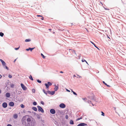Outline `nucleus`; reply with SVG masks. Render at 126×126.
<instances>
[{"label": "nucleus", "instance_id": "43", "mask_svg": "<svg viewBox=\"0 0 126 126\" xmlns=\"http://www.w3.org/2000/svg\"><path fill=\"white\" fill-rule=\"evenodd\" d=\"M82 99L83 100H84V101H85V100L86 99V98H82Z\"/></svg>", "mask_w": 126, "mask_h": 126}, {"label": "nucleus", "instance_id": "32", "mask_svg": "<svg viewBox=\"0 0 126 126\" xmlns=\"http://www.w3.org/2000/svg\"><path fill=\"white\" fill-rule=\"evenodd\" d=\"M32 92L33 93H35V90L34 89H33L32 90Z\"/></svg>", "mask_w": 126, "mask_h": 126}, {"label": "nucleus", "instance_id": "9", "mask_svg": "<svg viewBox=\"0 0 126 126\" xmlns=\"http://www.w3.org/2000/svg\"><path fill=\"white\" fill-rule=\"evenodd\" d=\"M3 107L4 108H5L7 107V104L6 102H4L2 104Z\"/></svg>", "mask_w": 126, "mask_h": 126}, {"label": "nucleus", "instance_id": "35", "mask_svg": "<svg viewBox=\"0 0 126 126\" xmlns=\"http://www.w3.org/2000/svg\"><path fill=\"white\" fill-rule=\"evenodd\" d=\"M40 103L41 104H42L43 105H44V103L43 101H41L40 102Z\"/></svg>", "mask_w": 126, "mask_h": 126}, {"label": "nucleus", "instance_id": "41", "mask_svg": "<svg viewBox=\"0 0 126 126\" xmlns=\"http://www.w3.org/2000/svg\"><path fill=\"white\" fill-rule=\"evenodd\" d=\"M66 91H67V92H70V90H68V89H66Z\"/></svg>", "mask_w": 126, "mask_h": 126}, {"label": "nucleus", "instance_id": "19", "mask_svg": "<svg viewBox=\"0 0 126 126\" xmlns=\"http://www.w3.org/2000/svg\"><path fill=\"white\" fill-rule=\"evenodd\" d=\"M45 85L46 86V87L47 88H48L49 87V85H48V84L47 83H45Z\"/></svg>", "mask_w": 126, "mask_h": 126}, {"label": "nucleus", "instance_id": "6", "mask_svg": "<svg viewBox=\"0 0 126 126\" xmlns=\"http://www.w3.org/2000/svg\"><path fill=\"white\" fill-rule=\"evenodd\" d=\"M50 113L52 114H54L55 113V111L53 109H51L50 110Z\"/></svg>", "mask_w": 126, "mask_h": 126}, {"label": "nucleus", "instance_id": "7", "mask_svg": "<svg viewBox=\"0 0 126 126\" xmlns=\"http://www.w3.org/2000/svg\"><path fill=\"white\" fill-rule=\"evenodd\" d=\"M59 106L61 108H64L66 106L63 103H62Z\"/></svg>", "mask_w": 126, "mask_h": 126}, {"label": "nucleus", "instance_id": "49", "mask_svg": "<svg viewBox=\"0 0 126 126\" xmlns=\"http://www.w3.org/2000/svg\"><path fill=\"white\" fill-rule=\"evenodd\" d=\"M106 86H108V87H110V85H108L107 84V85H106Z\"/></svg>", "mask_w": 126, "mask_h": 126}, {"label": "nucleus", "instance_id": "52", "mask_svg": "<svg viewBox=\"0 0 126 126\" xmlns=\"http://www.w3.org/2000/svg\"><path fill=\"white\" fill-rule=\"evenodd\" d=\"M0 79L2 77L1 75L0 74Z\"/></svg>", "mask_w": 126, "mask_h": 126}, {"label": "nucleus", "instance_id": "28", "mask_svg": "<svg viewBox=\"0 0 126 126\" xmlns=\"http://www.w3.org/2000/svg\"><path fill=\"white\" fill-rule=\"evenodd\" d=\"M41 56L44 59H45V56L42 53H41Z\"/></svg>", "mask_w": 126, "mask_h": 126}, {"label": "nucleus", "instance_id": "38", "mask_svg": "<svg viewBox=\"0 0 126 126\" xmlns=\"http://www.w3.org/2000/svg\"><path fill=\"white\" fill-rule=\"evenodd\" d=\"M19 47H18L15 48V50H17L19 49Z\"/></svg>", "mask_w": 126, "mask_h": 126}, {"label": "nucleus", "instance_id": "18", "mask_svg": "<svg viewBox=\"0 0 126 126\" xmlns=\"http://www.w3.org/2000/svg\"><path fill=\"white\" fill-rule=\"evenodd\" d=\"M10 87L12 88H13L14 87V85L13 83L11 84L10 85Z\"/></svg>", "mask_w": 126, "mask_h": 126}, {"label": "nucleus", "instance_id": "30", "mask_svg": "<svg viewBox=\"0 0 126 126\" xmlns=\"http://www.w3.org/2000/svg\"><path fill=\"white\" fill-rule=\"evenodd\" d=\"M20 106L22 108H24V105L23 104H21L20 105Z\"/></svg>", "mask_w": 126, "mask_h": 126}, {"label": "nucleus", "instance_id": "57", "mask_svg": "<svg viewBox=\"0 0 126 126\" xmlns=\"http://www.w3.org/2000/svg\"><path fill=\"white\" fill-rule=\"evenodd\" d=\"M28 112H29V113H31V112L30 111H28Z\"/></svg>", "mask_w": 126, "mask_h": 126}, {"label": "nucleus", "instance_id": "47", "mask_svg": "<svg viewBox=\"0 0 126 126\" xmlns=\"http://www.w3.org/2000/svg\"><path fill=\"white\" fill-rule=\"evenodd\" d=\"M90 42L93 45H94V43L93 42H92V41H91Z\"/></svg>", "mask_w": 126, "mask_h": 126}, {"label": "nucleus", "instance_id": "11", "mask_svg": "<svg viewBox=\"0 0 126 126\" xmlns=\"http://www.w3.org/2000/svg\"><path fill=\"white\" fill-rule=\"evenodd\" d=\"M35 47H33V48H31V47H29L28 48H27L26 49V50L27 51H28L29 50H30L31 51H32V50L34 49Z\"/></svg>", "mask_w": 126, "mask_h": 126}, {"label": "nucleus", "instance_id": "33", "mask_svg": "<svg viewBox=\"0 0 126 126\" xmlns=\"http://www.w3.org/2000/svg\"><path fill=\"white\" fill-rule=\"evenodd\" d=\"M68 116L67 115H66L65 116V118L66 119H68Z\"/></svg>", "mask_w": 126, "mask_h": 126}, {"label": "nucleus", "instance_id": "53", "mask_svg": "<svg viewBox=\"0 0 126 126\" xmlns=\"http://www.w3.org/2000/svg\"><path fill=\"white\" fill-rule=\"evenodd\" d=\"M41 120L42 121V122H43L44 120H42V118H41Z\"/></svg>", "mask_w": 126, "mask_h": 126}, {"label": "nucleus", "instance_id": "62", "mask_svg": "<svg viewBox=\"0 0 126 126\" xmlns=\"http://www.w3.org/2000/svg\"><path fill=\"white\" fill-rule=\"evenodd\" d=\"M114 108V110H115L116 109V108Z\"/></svg>", "mask_w": 126, "mask_h": 126}, {"label": "nucleus", "instance_id": "50", "mask_svg": "<svg viewBox=\"0 0 126 126\" xmlns=\"http://www.w3.org/2000/svg\"><path fill=\"white\" fill-rule=\"evenodd\" d=\"M60 73H63V72L62 71H60Z\"/></svg>", "mask_w": 126, "mask_h": 126}, {"label": "nucleus", "instance_id": "13", "mask_svg": "<svg viewBox=\"0 0 126 126\" xmlns=\"http://www.w3.org/2000/svg\"><path fill=\"white\" fill-rule=\"evenodd\" d=\"M10 95V94L9 93H7L6 94V96L7 97H9Z\"/></svg>", "mask_w": 126, "mask_h": 126}, {"label": "nucleus", "instance_id": "44", "mask_svg": "<svg viewBox=\"0 0 126 126\" xmlns=\"http://www.w3.org/2000/svg\"><path fill=\"white\" fill-rule=\"evenodd\" d=\"M90 99H91V98H90ZM91 99H92L93 100H94V101L95 100V99L94 98H93V97L92 98H91Z\"/></svg>", "mask_w": 126, "mask_h": 126}, {"label": "nucleus", "instance_id": "25", "mask_svg": "<svg viewBox=\"0 0 126 126\" xmlns=\"http://www.w3.org/2000/svg\"><path fill=\"white\" fill-rule=\"evenodd\" d=\"M71 90L72 91V92L73 94L75 95H77V93H75V92H74V91H73V90L72 89H71Z\"/></svg>", "mask_w": 126, "mask_h": 126}, {"label": "nucleus", "instance_id": "48", "mask_svg": "<svg viewBox=\"0 0 126 126\" xmlns=\"http://www.w3.org/2000/svg\"><path fill=\"white\" fill-rule=\"evenodd\" d=\"M37 16H39V17H41L42 16H41V15H37Z\"/></svg>", "mask_w": 126, "mask_h": 126}, {"label": "nucleus", "instance_id": "2", "mask_svg": "<svg viewBox=\"0 0 126 126\" xmlns=\"http://www.w3.org/2000/svg\"><path fill=\"white\" fill-rule=\"evenodd\" d=\"M37 107L38 108V111L39 112H41L42 113L44 112V111L43 109L41 106H38Z\"/></svg>", "mask_w": 126, "mask_h": 126}, {"label": "nucleus", "instance_id": "29", "mask_svg": "<svg viewBox=\"0 0 126 126\" xmlns=\"http://www.w3.org/2000/svg\"><path fill=\"white\" fill-rule=\"evenodd\" d=\"M4 68H5L7 70H8L9 69L6 66V65H5V66H4Z\"/></svg>", "mask_w": 126, "mask_h": 126}, {"label": "nucleus", "instance_id": "8", "mask_svg": "<svg viewBox=\"0 0 126 126\" xmlns=\"http://www.w3.org/2000/svg\"><path fill=\"white\" fill-rule=\"evenodd\" d=\"M87 124L84 123H81L79 124L77 126H87Z\"/></svg>", "mask_w": 126, "mask_h": 126}, {"label": "nucleus", "instance_id": "20", "mask_svg": "<svg viewBox=\"0 0 126 126\" xmlns=\"http://www.w3.org/2000/svg\"><path fill=\"white\" fill-rule=\"evenodd\" d=\"M29 78L30 79H31L32 80H33L32 76L31 75H30L29 76Z\"/></svg>", "mask_w": 126, "mask_h": 126}, {"label": "nucleus", "instance_id": "39", "mask_svg": "<svg viewBox=\"0 0 126 126\" xmlns=\"http://www.w3.org/2000/svg\"><path fill=\"white\" fill-rule=\"evenodd\" d=\"M82 62H84L86 61L85 60H84V59H82Z\"/></svg>", "mask_w": 126, "mask_h": 126}, {"label": "nucleus", "instance_id": "3", "mask_svg": "<svg viewBox=\"0 0 126 126\" xmlns=\"http://www.w3.org/2000/svg\"><path fill=\"white\" fill-rule=\"evenodd\" d=\"M21 86L23 90H27V87L23 83L21 84Z\"/></svg>", "mask_w": 126, "mask_h": 126}, {"label": "nucleus", "instance_id": "34", "mask_svg": "<svg viewBox=\"0 0 126 126\" xmlns=\"http://www.w3.org/2000/svg\"><path fill=\"white\" fill-rule=\"evenodd\" d=\"M37 81L39 83H41V81L39 79H37Z\"/></svg>", "mask_w": 126, "mask_h": 126}, {"label": "nucleus", "instance_id": "45", "mask_svg": "<svg viewBox=\"0 0 126 126\" xmlns=\"http://www.w3.org/2000/svg\"><path fill=\"white\" fill-rule=\"evenodd\" d=\"M93 45H94V46L95 47H96V48H97V47L96 46V45H95L94 44Z\"/></svg>", "mask_w": 126, "mask_h": 126}, {"label": "nucleus", "instance_id": "37", "mask_svg": "<svg viewBox=\"0 0 126 126\" xmlns=\"http://www.w3.org/2000/svg\"><path fill=\"white\" fill-rule=\"evenodd\" d=\"M8 77L10 78H12V76L11 75L9 74L8 76Z\"/></svg>", "mask_w": 126, "mask_h": 126}, {"label": "nucleus", "instance_id": "54", "mask_svg": "<svg viewBox=\"0 0 126 126\" xmlns=\"http://www.w3.org/2000/svg\"><path fill=\"white\" fill-rule=\"evenodd\" d=\"M107 37H108L109 38V39H110V37H109V36H108V35H107Z\"/></svg>", "mask_w": 126, "mask_h": 126}, {"label": "nucleus", "instance_id": "4", "mask_svg": "<svg viewBox=\"0 0 126 126\" xmlns=\"http://www.w3.org/2000/svg\"><path fill=\"white\" fill-rule=\"evenodd\" d=\"M0 61L1 62L2 65H3V67H4V66L6 65V63L1 59H0Z\"/></svg>", "mask_w": 126, "mask_h": 126}, {"label": "nucleus", "instance_id": "12", "mask_svg": "<svg viewBox=\"0 0 126 126\" xmlns=\"http://www.w3.org/2000/svg\"><path fill=\"white\" fill-rule=\"evenodd\" d=\"M54 86L55 87L54 88V90L55 91H56L58 90V86H57L55 84Z\"/></svg>", "mask_w": 126, "mask_h": 126}, {"label": "nucleus", "instance_id": "63", "mask_svg": "<svg viewBox=\"0 0 126 126\" xmlns=\"http://www.w3.org/2000/svg\"><path fill=\"white\" fill-rule=\"evenodd\" d=\"M51 30V29H49V30Z\"/></svg>", "mask_w": 126, "mask_h": 126}, {"label": "nucleus", "instance_id": "51", "mask_svg": "<svg viewBox=\"0 0 126 126\" xmlns=\"http://www.w3.org/2000/svg\"><path fill=\"white\" fill-rule=\"evenodd\" d=\"M1 90L0 89V94L1 93Z\"/></svg>", "mask_w": 126, "mask_h": 126}, {"label": "nucleus", "instance_id": "15", "mask_svg": "<svg viewBox=\"0 0 126 126\" xmlns=\"http://www.w3.org/2000/svg\"><path fill=\"white\" fill-rule=\"evenodd\" d=\"M18 117L17 115V114H16L14 115L13 117L15 119H16Z\"/></svg>", "mask_w": 126, "mask_h": 126}, {"label": "nucleus", "instance_id": "22", "mask_svg": "<svg viewBox=\"0 0 126 126\" xmlns=\"http://www.w3.org/2000/svg\"><path fill=\"white\" fill-rule=\"evenodd\" d=\"M37 118L38 119H40L41 117L38 114L37 115Z\"/></svg>", "mask_w": 126, "mask_h": 126}, {"label": "nucleus", "instance_id": "1", "mask_svg": "<svg viewBox=\"0 0 126 126\" xmlns=\"http://www.w3.org/2000/svg\"><path fill=\"white\" fill-rule=\"evenodd\" d=\"M29 116L27 115L23 117L21 120L22 124L25 126H34L36 123L35 120L31 117L27 118Z\"/></svg>", "mask_w": 126, "mask_h": 126}, {"label": "nucleus", "instance_id": "55", "mask_svg": "<svg viewBox=\"0 0 126 126\" xmlns=\"http://www.w3.org/2000/svg\"><path fill=\"white\" fill-rule=\"evenodd\" d=\"M16 59H15V60H14V62H15V61H16Z\"/></svg>", "mask_w": 126, "mask_h": 126}, {"label": "nucleus", "instance_id": "5", "mask_svg": "<svg viewBox=\"0 0 126 126\" xmlns=\"http://www.w3.org/2000/svg\"><path fill=\"white\" fill-rule=\"evenodd\" d=\"M47 93H48L49 94H51L52 95H53L55 93V91H50L48 90L47 91Z\"/></svg>", "mask_w": 126, "mask_h": 126}, {"label": "nucleus", "instance_id": "56", "mask_svg": "<svg viewBox=\"0 0 126 126\" xmlns=\"http://www.w3.org/2000/svg\"><path fill=\"white\" fill-rule=\"evenodd\" d=\"M73 52H74V53H75V54H76V53H75V50H73Z\"/></svg>", "mask_w": 126, "mask_h": 126}, {"label": "nucleus", "instance_id": "16", "mask_svg": "<svg viewBox=\"0 0 126 126\" xmlns=\"http://www.w3.org/2000/svg\"><path fill=\"white\" fill-rule=\"evenodd\" d=\"M70 124H71V125L74 124V123L73 121V120H71L70 121Z\"/></svg>", "mask_w": 126, "mask_h": 126}, {"label": "nucleus", "instance_id": "40", "mask_svg": "<svg viewBox=\"0 0 126 126\" xmlns=\"http://www.w3.org/2000/svg\"><path fill=\"white\" fill-rule=\"evenodd\" d=\"M103 84H105L106 85H107V84L106 83H105L104 81H103Z\"/></svg>", "mask_w": 126, "mask_h": 126}, {"label": "nucleus", "instance_id": "60", "mask_svg": "<svg viewBox=\"0 0 126 126\" xmlns=\"http://www.w3.org/2000/svg\"><path fill=\"white\" fill-rule=\"evenodd\" d=\"M58 112H59L60 111V110H58Z\"/></svg>", "mask_w": 126, "mask_h": 126}, {"label": "nucleus", "instance_id": "27", "mask_svg": "<svg viewBox=\"0 0 126 126\" xmlns=\"http://www.w3.org/2000/svg\"><path fill=\"white\" fill-rule=\"evenodd\" d=\"M82 117H80V118H77L76 119V121H77L79 120H80V119H82Z\"/></svg>", "mask_w": 126, "mask_h": 126}, {"label": "nucleus", "instance_id": "42", "mask_svg": "<svg viewBox=\"0 0 126 126\" xmlns=\"http://www.w3.org/2000/svg\"><path fill=\"white\" fill-rule=\"evenodd\" d=\"M7 126H12L11 124H8L7 125Z\"/></svg>", "mask_w": 126, "mask_h": 126}, {"label": "nucleus", "instance_id": "46", "mask_svg": "<svg viewBox=\"0 0 126 126\" xmlns=\"http://www.w3.org/2000/svg\"><path fill=\"white\" fill-rule=\"evenodd\" d=\"M41 17H42V18H41V19L42 20H43L44 19V18L42 16Z\"/></svg>", "mask_w": 126, "mask_h": 126}, {"label": "nucleus", "instance_id": "21", "mask_svg": "<svg viewBox=\"0 0 126 126\" xmlns=\"http://www.w3.org/2000/svg\"><path fill=\"white\" fill-rule=\"evenodd\" d=\"M43 91L47 95V92H46L45 91L44 89H43Z\"/></svg>", "mask_w": 126, "mask_h": 126}, {"label": "nucleus", "instance_id": "14", "mask_svg": "<svg viewBox=\"0 0 126 126\" xmlns=\"http://www.w3.org/2000/svg\"><path fill=\"white\" fill-rule=\"evenodd\" d=\"M32 109L35 111H36L37 110V108L35 107H33L32 108Z\"/></svg>", "mask_w": 126, "mask_h": 126}, {"label": "nucleus", "instance_id": "23", "mask_svg": "<svg viewBox=\"0 0 126 126\" xmlns=\"http://www.w3.org/2000/svg\"><path fill=\"white\" fill-rule=\"evenodd\" d=\"M4 33L1 32H0V36H1V37H3V36L4 35Z\"/></svg>", "mask_w": 126, "mask_h": 126}, {"label": "nucleus", "instance_id": "59", "mask_svg": "<svg viewBox=\"0 0 126 126\" xmlns=\"http://www.w3.org/2000/svg\"><path fill=\"white\" fill-rule=\"evenodd\" d=\"M100 3H101V4H102V3L101 2H100Z\"/></svg>", "mask_w": 126, "mask_h": 126}, {"label": "nucleus", "instance_id": "64", "mask_svg": "<svg viewBox=\"0 0 126 126\" xmlns=\"http://www.w3.org/2000/svg\"><path fill=\"white\" fill-rule=\"evenodd\" d=\"M74 77H75V76H76L75 75H74Z\"/></svg>", "mask_w": 126, "mask_h": 126}, {"label": "nucleus", "instance_id": "61", "mask_svg": "<svg viewBox=\"0 0 126 126\" xmlns=\"http://www.w3.org/2000/svg\"><path fill=\"white\" fill-rule=\"evenodd\" d=\"M97 48L98 49H99L97 47V48Z\"/></svg>", "mask_w": 126, "mask_h": 126}, {"label": "nucleus", "instance_id": "24", "mask_svg": "<svg viewBox=\"0 0 126 126\" xmlns=\"http://www.w3.org/2000/svg\"><path fill=\"white\" fill-rule=\"evenodd\" d=\"M47 84L49 86H51L52 85V83L50 82H47Z\"/></svg>", "mask_w": 126, "mask_h": 126}, {"label": "nucleus", "instance_id": "36", "mask_svg": "<svg viewBox=\"0 0 126 126\" xmlns=\"http://www.w3.org/2000/svg\"><path fill=\"white\" fill-rule=\"evenodd\" d=\"M101 113H102V114H101L103 116H104V115H105L103 111H101Z\"/></svg>", "mask_w": 126, "mask_h": 126}, {"label": "nucleus", "instance_id": "26", "mask_svg": "<svg viewBox=\"0 0 126 126\" xmlns=\"http://www.w3.org/2000/svg\"><path fill=\"white\" fill-rule=\"evenodd\" d=\"M88 103L89 104H92L93 106H94V105L93 104V103L90 100H89L88 101Z\"/></svg>", "mask_w": 126, "mask_h": 126}, {"label": "nucleus", "instance_id": "58", "mask_svg": "<svg viewBox=\"0 0 126 126\" xmlns=\"http://www.w3.org/2000/svg\"><path fill=\"white\" fill-rule=\"evenodd\" d=\"M85 62H86V63H87L88 64L87 62L86 61Z\"/></svg>", "mask_w": 126, "mask_h": 126}, {"label": "nucleus", "instance_id": "17", "mask_svg": "<svg viewBox=\"0 0 126 126\" xmlns=\"http://www.w3.org/2000/svg\"><path fill=\"white\" fill-rule=\"evenodd\" d=\"M31 41V40L30 39H27L25 40V42H30Z\"/></svg>", "mask_w": 126, "mask_h": 126}, {"label": "nucleus", "instance_id": "10", "mask_svg": "<svg viewBox=\"0 0 126 126\" xmlns=\"http://www.w3.org/2000/svg\"><path fill=\"white\" fill-rule=\"evenodd\" d=\"M9 105L11 107H13L14 106V103L13 102H10L9 103Z\"/></svg>", "mask_w": 126, "mask_h": 126}, {"label": "nucleus", "instance_id": "31", "mask_svg": "<svg viewBox=\"0 0 126 126\" xmlns=\"http://www.w3.org/2000/svg\"><path fill=\"white\" fill-rule=\"evenodd\" d=\"M37 104V103L35 101H34L33 103V104L34 105H36Z\"/></svg>", "mask_w": 126, "mask_h": 126}]
</instances>
